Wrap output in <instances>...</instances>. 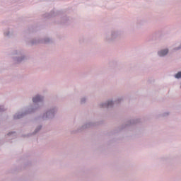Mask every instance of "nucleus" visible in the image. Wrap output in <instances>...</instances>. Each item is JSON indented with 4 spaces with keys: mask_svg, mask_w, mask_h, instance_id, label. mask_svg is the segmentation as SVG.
<instances>
[{
    "mask_svg": "<svg viewBox=\"0 0 181 181\" xmlns=\"http://www.w3.org/2000/svg\"><path fill=\"white\" fill-rule=\"evenodd\" d=\"M122 36V31L119 30H112L110 32L106 31L103 34V40L105 43L110 45L114 43Z\"/></svg>",
    "mask_w": 181,
    "mask_h": 181,
    "instance_id": "1",
    "label": "nucleus"
},
{
    "mask_svg": "<svg viewBox=\"0 0 181 181\" xmlns=\"http://www.w3.org/2000/svg\"><path fill=\"white\" fill-rule=\"evenodd\" d=\"M124 100L122 98H118L115 102L109 100L104 103H100L99 104L100 108H112V107H114L115 104H118V103H121Z\"/></svg>",
    "mask_w": 181,
    "mask_h": 181,
    "instance_id": "2",
    "label": "nucleus"
},
{
    "mask_svg": "<svg viewBox=\"0 0 181 181\" xmlns=\"http://www.w3.org/2000/svg\"><path fill=\"white\" fill-rule=\"evenodd\" d=\"M59 109L56 106H52L50 107H47L46 112V119H53L54 118V115H56V112Z\"/></svg>",
    "mask_w": 181,
    "mask_h": 181,
    "instance_id": "3",
    "label": "nucleus"
},
{
    "mask_svg": "<svg viewBox=\"0 0 181 181\" xmlns=\"http://www.w3.org/2000/svg\"><path fill=\"white\" fill-rule=\"evenodd\" d=\"M95 125H98V124L93 122H86L78 129V132H81L84 131V129H88V128H93V127H95Z\"/></svg>",
    "mask_w": 181,
    "mask_h": 181,
    "instance_id": "4",
    "label": "nucleus"
},
{
    "mask_svg": "<svg viewBox=\"0 0 181 181\" xmlns=\"http://www.w3.org/2000/svg\"><path fill=\"white\" fill-rule=\"evenodd\" d=\"M138 122H140L139 119H133L123 124L122 126V129H124V128H128V127H131V125L138 124Z\"/></svg>",
    "mask_w": 181,
    "mask_h": 181,
    "instance_id": "5",
    "label": "nucleus"
},
{
    "mask_svg": "<svg viewBox=\"0 0 181 181\" xmlns=\"http://www.w3.org/2000/svg\"><path fill=\"white\" fill-rule=\"evenodd\" d=\"M167 54H169V48H163L157 52L158 57H166Z\"/></svg>",
    "mask_w": 181,
    "mask_h": 181,
    "instance_id": "6",
    "label": "nucleus"
},
{
    "mask_svg": "<svg viewBox=\"0 0 181 181\" xmlns=\"http://www.w3.org/2000/svg\"><path fill=\"white\" fill-rule=\"evenodd\" d=\"M42 97L39 95H37L33 98V103H39V101H42Z\"/></svg>",
    "mask_w": 181,
    "mask_h": 181,
    "instance_id": "7",
    "label": "nucleus"
},
{
    "mask_svg": "<svg viewBox=\"0 0 181 181\" xmlns=\"http://www.w3.org/2000/svg\"><path fill=\"white\" fill-rule=\"evenodd\" d=\"M50 43H53V40L49 37H47L46 38V44L50 45Z\"/></svg>",
    "mask_w": 181,
    "mask_h": 181,
    "instance_id": "8",
    "label": "nucleus"
},
{
    "mask_svg": "<svg viewBox=\"0 0 181 181\" xmlns=\"http://www.w3.org/2000/svg\"><path fill=\"white\" fill-rule=\"evenodd\" d=\"M87 103V98L83 97L81 98V104H86Z\"/></svg>",
    "mask_w": 181,
    "mask_h": 181,
    "instance_id": "9",
    "label": "nucleus"
},
{
    "mask_svg": "<svg viewBox=\"0 0 181 181\" xmlns=\"http://www.w3.org/2000/svg\"><path fill=\"white\" fill-rule=\"evenodd\" d=\"M57 15H59V12L56 11H52L51 12V17H53V16H57Z\"/></svg>",
    "mask_w": 181,
    "mask_h": 181,
    "instance_id": "10",
    "label": "nucleus"
},
{
    "mask_svg": "<svg viewBox=\"0 0 181 181\" xmlns=\"http://www.w3.org/2000/svg\"><path fill=\"white\" fill-rule=\"evenodd\" d=\"M163 117H168V115H169V112H165L163 113Z\"/></svg>",
    "mask_w": 181,
    "mask_h": 181,
    "instance_id": "11",
    "label": "nucleus"
},
{
    "mask_svg": "<svg viewBox=\"0 0 181 181\" xmlns=\"http://www.w3.org/2000/svg\"><path fill=\"white\" fill-rule=\"evenodd\" d=\"M64 21H67V18H64L63 20H62V23H64Z\"/></svg>",
    "mask_w": 181,
    "mask_h": 181,
    "instance_id": "12",
    "label": "nucleus"
},
{
    "mask_svg": "<svg viewBox=\"0 0 181 181\" xmlns=\"http://www.w3.org/2000/svg\"><path fill=\"white\" fill-rule=\"evenodd\" d=\"M16 118H21V116H17L16 117Z\"/></svg>",
    "mask_w": 181,
    "mask_h": 181,
    "instance_id": "13",
    "label": "nucleus"
}]
</instances>
